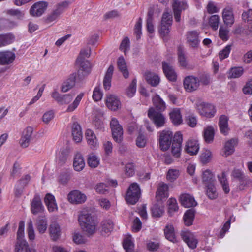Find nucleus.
<instances>
[{"label":"nucleus","mask_w":252,"mask_h":252,"mask_svg":"<svg viewBox=\"0 0 252 252\" xmlns=\"http://www.w3.org/2000/svg\"><path fill=\"white\" fill-rule=\"evenodd\" d=\"M164 231L165 236L167 240L173 243L176 241L174 228L172 225L167 224L164 228Z\"/></svg>","instance_id":"nucleus-37"},{"label":"nucleus","mask_w":252,"mask_h":252,"mask_svg":"<svg viewBox=\"0 0 252 252\" xmlns=\"http://www.w3.org/2000/svg\"><path fill=\"white\" fill-rule=\"evenodd\" d=\"M49 234L51 239L53 241H56L61 237V229L60 225L56 222H53L49 226Z\"/></svg>","instance_id":"nucleus-18"},{"label":"nucleus","mask_w":252,"mask_h":252,"mask_svg":"<svg viewBox=\"0 0 252 252\" xmlns=\"http://www.w3.org/2000/svg\"><path fill=\"white\" fill-rule=\"evenodd\" d=\"M218 177L223 191L226 194L228 193L230 191V188L225 174L224 173H222L221 175Z\"/></svg>","instance_id":"nucleus-49"},{"label":"nucleus","mask_w":252,"mask_h":252,"mask_svg":"<svg viewBox=\"0 0 252 252\" xmlns=\"http://www.w3.org/2000/svg\"><path fill=\"white\" fill-rule=\"evenodd\" d=\"M36 227L40 234L44 233L47 229V220L46 219H39L36 220Z\"/></svg>","instance_id":"nucleus-44"},{"label":"nucleus","mask_w":252,"mask_h":252,"mask_svg":"<svg viewBox=\"0 0 252 252\" xmlns=\"http://www.w3.org/2000/svg\"><path fill=\"white\" fill-rule=\"evenodd\" d=\"M142 19L141 18H139L134 26V32L138 39L141 37L142 34Z\"/></svg>","instance_id":"nucleus-62"},{"label":"nucleus","mask_w":252,"mask_h":252,"mask_svg":"<svg viewBox=\"0 0 252 252\" xmlns=\"http://www.w3.org/2000/svg\"><path fill=\"white\" fill-rule=\"evenodd\" d=\"M170 119L173 125L178 126L183 122V119L180 109L174 108L169 113Z\"/></svg>","instance_id":"nucleus-27"},{"label":"nucleus","mask_w":252,"mask_h":252,"mask_svg":"<svg viewBox=\"0 0 252 252\" xmlns=\"http://www.w3.org/2000/svg\"><path fill=\"white\" fill-rule=\"evenodd\" d=\"M222 19L224 23L228 27H231L234 22V18L232 8L228 6L222 11Z\"/></svg>","instance_id":"nucleus-17"},{"label":"nucleus","mask_w":252,"mask_h":252,"mask_svg":"<svg viewBox=\"0 0 252 252\" xmlns=\"http://www.w3.org/2000/svg\"><path fill=\"white\" fill-rule=\"evenodd\" d=\"M67 160V155L63 151H59L56 155V163L58 166L64 165Z\"/></svg>","instance_id":"nucleus-47"},{"label":"nucleus","mask_w":252,"mask_h":252,"mask_svg":"<svg viewBox=\"0 0 252 252\" xmlns=\"http://www.w3.org/2000/svg\"><path fill=\"white\" fill-rule=\"evenodd\" d=\"M228 118L226 116L222 115L220 117L219 119V127L220 132L226 135L229 131L228 126Z\"/></svg>","instance_id":"nucleus-38"},{"label":"nucleus","mask_w":252,"mask_h":252,"mask_svg":"<svg viewBox=\"0 0 252 252\" xmlns=\"http://www.w3.org/2000/svg\"><path fill=\"white\" fill-rule=\"evenodd\" d=\"M72 135L73 140L76 142L81 141L83 137L82 132L80 126L77 123H74L72 127Z\"/></svg>","instance_id":"nucleus-33"},{"label":"nucleus","mask_w":252,"mask_h":252,"mask_svg":"<svg viewBox=\"0 0 252 252\" xmlns=\"http://www.w3.org/2000/svg\"><path fill=\"white\" fill-rule=\"evenodd\" d=\"M172 7L174 18L176 22H180L181 12L188 8L187 2L185 1L174 0Z\"/></svg>","instance_id":"nucleus-12"},{"label":"nucleus","mask_w":252,"mask_h":252,"mask_svg":"<svg viewBox=\"0 0 252 252\" xmlns=\"http://www.w3.org/2000/svg\"><path fill=\"white\" fill-rule=\"evenodd\" d=\"M25 223L24 221H20L19 223L18 229L17 233V241H25L22 239L24 237Z\"/></svg>","instance_id":"nucleus-63"},{"label":"nucleus","mask_w":252,"mask_h":252,"mask_svg":"<svg viewBox=\"0 0 252 252\" xmlns=\"http://www.w3.org/2000/svg\"><path fill=\"white\" fill-rule=\"evenodd\" d=\"M69 4V2L67 1H61L55 5L53 10L61 15L68 8Z\"/></svg>","instance_id":"nucleus-43"},{"label":"nucleus","mask_w":252,"mask_h":252,"mask_svg":"<svg viewBox=\"0 0 252 252\" xmlns=\"http://www.w3.org/2000/svg\"><path fill=\"white\" fill-rule=\"evenodd\" d=\"M31 211L34 214L41 212L43 209L41 199L38 195H35L31 203Z\"/></svg>","instance_id":"nucleus-28"},{"label":"nucleus","mask_w":252,"mask_h":252,"mask_svg":"<svg viewBox=\"0 0 252 252\" xmlns=\"http://www.w3.org/2000/svg\"><path fill=\"white\" fill-rule=\"evenodd\" d=\"M140 195V188L136 183L131 184L127 191L126 200L131 204L136 203Z\"/></svg>","instance_id":"nucleus-2"},{"label":"nucleus","mask_w":252,"mask_h":252,"mask_svg":"<svg viewBox=\"0 0 252 252\" xmlns=\"http://www.w3.org/2000/svg\"><path fill=\"white\" fill-rule=\"evenodd\" d=\"M148 116L157 128L163 126L166 122L165 116L162 114L155 111L153 108L149 109Z\"/></svg>","instance_id":"nucleus-5"},{"label":"nucleus","mask_w":252,"mask_h":252,"mask_svg":"<svg viewBox=\"0 0 252 252\" xmlns=\"http://www.w3.org/2000/svg\"><path fill=\"white\" fill-rule=\"evenodd\" d=\"M153 101L155 106L158 110L163 111L166 107L165 103L158 95H156L153 97Z\"/></svg>","instance_id":"nucleus-50"},{"label":"nucleus","mask_w":252,"mask_h":252,"mask_svg":"<svg viewBox=\"0 0 252 252\" xmlns=\"http://www.w3.org/2000/svg\"><path fill=\"white\" fill-rule=\"evenodd\" d=\"M232 178L237 179L239 182V188L243 190L245 187L252 183L249 177L245 175L244 172L238 169H234L231 174Z\"/></svg>","instance_id":"nucleus-6"},{"label":"nucleus","mask_w":252,"mask_h":252,"mask_svg":"<svg viewBox=\"0 0 252 252\" xmlns=\"http://www.w3.org/2000/svg\"><path fill=\"white\" fill-rule=\"evenodd\" d=\"M197 109L201 115L207 118L213 117L216 112L214 106L210 104L201 103Z\"/></svg>","instance_id":"nucleus-14"},{"label":"nucleus","mask_w":252,"mask_h":252,"mask_svg":"<svg viewBox=\"0 0 252 252\" xmlns=\"http://www.w3.org/2000/svg\"><path fill=\"white\" fill-rule=\"evenodd\" d=\"M15 55L11 51L0 52V64L6 65L12 63L15 60Z\"/></svg>","instance_id":"nucleus-20"},{"label":"nucleus","mask_w":252,"mask_h":252,"mask_svg":"<svg viewBox=\"0 0 252 252\" xmlns=\"http://www.w3.org/2000/svg\"><path fill=\"white\" fill-rule=\"evenodd\" d=\"M87 163L90 167L94 168L99 164L100 159L97 156L92 153L88 156Z\"/></svg>","instance_id":"nucleus-46"},{"label":"nucleus","mask_w":252,"mask_h":252,"mask_svg":"<svg viewBox=\"0 0 252 252\" xmlns=\"http://www.w3.org/2000/svg\"><path fill=\"white\" fill-rule=\"evenodd\" d=\"M76 78V74L73 73L69 78L63 84L61 88L62 92L65 93L72 88L75 84Z\"/></svg>","instance_id":"nucleus-31"},{"label":"nucleus","mask_w":252,"mask_h":252,"mask_svg":"<svg viewBox=\"0 0 252 252\" xmlns=\"http://www.w3.org/2000/svg\"><path fill=\"white\" fill-rule=\"evenodd\" d=\"M15 252H31V251L26 241H19L15 245Z\"/></svg>","instance_id":"nucleus-41"},{"label":"nucleus","mask_w":252,"mask_h":252,"mask_svg":"<svg viewBox=\"0 0 252 252\" xmlns=\"http://www.w3.org/2000/svg\"><path fill=\"white\" fill-rule=\"evenodd\" d=\"M202 180L205 186L215 184V178L213 173L209 170L203 171L202 175Z\"/></svg>","instance_id":"nucleus-34"},{"label":"nucleus","mask_w":252,"mask_h":252,"mask_svg":"<svg viewBox=\"0 0 252 252\" xmlns=\"http://www.w3.org/2000/svg\"><path fill=\"white\" fill-rule=\"evenodd\" d=\"M215 128L212 126H207L204 129L203 136L206 142L211 143L214 140Z\"/></svg>","instance_id":"nucleus-35"},{"label":"nucleus","mask_w":252,"mask_h":252,"mask_svg":"<svg viewBox=\"0 0 252 252\" xmlns=\"http://www.w3.org/2000/svg\"><path fill=\"white\" fill-rule=\"evenodd\" d=\"M199 86V80L193 76L186 77L184 80V87L189 92L196 90Z\"/></svg>","instance_id":"nucleus-11"},{"label":"nucleus","mask_w":252,"mask_h":252,"mask_svg":"<svg viewBox=\"0 0 252 252\" xmlns=\"http://www.w3.org/2000/svg\"><path fill=\"white\" fill-rule=\"evenodd\" d=\"M159 136V143L160 148L162 151L167 150L173 139V133L169 130H164L160 132Z\"/></svg>","instance_id":"nucleus-3"},{"label":"nucleus","mask_w":252,"mask_h":252,"mask_svg":"<svg viewBox=\"0 0 252 252\" xmlns=\"http://www.w3.org/2000/svg\"><path fill=\"white\" fill-rule=\"evenodd\" d=\"M199 146L198 141L195 139H189L185 146V151L190 155H196L199 151Z\"/></svg>","instance_id":"nucleus-16"},{"label":"nucleus","mask_w":252,"mask_h":252,"mask_svg":"<svg viewBox=\"0 0 252 252\" xmlns=\"http://www.w3.org/2000/svg\"><path fill=\"white\" fill-rule=\"evenodd\" d=\"M229 31L228 28L221 26L219 29V36L222 40L227 41L229 39Z\"/></svg>","instance_id":"nucleus-59"},{"label":"nucleus","mask_w":252,"mask_h":252,"mask_svg":"<svg viewBox=\"0 0 252 252\" xmlns=\"http://www.w3.org/2000/svg\"><path fill=\"white\" fill-rule=\"evenodd\" d=\"M236 139H232L225 143L224 152V155L227 157L231 155L234 151V146L237 144Z\"/></svg>","instance_id":"nucleus-40"},{"label":"nucleus","mask_w":252,"mask_h":252,"mask_svg":"<svg viewBox=\"0 0 252 252\" xmlns=\"http://www.w3.org/2000/svg\"><path fill=\"white\" fill-rule=\"evenodd\" d=\"M76 63L80 66L78 71V74L79 76H85L90 72L91 64L88 60H81L80 62H77V59Z\"/></svg>","instance_id":"nucleus-21"},{"label":"nucleus","mask_w":252,"mask_h":252,"mask_svg":"<svg viewBox=\"0 0 252 252\" xmlns=\"http://www.w3.org/2000/svg\"><path fill=\"white\" fill-rule=\"evenodd\" d=\"M180 175L179 170L177 169L171 168L168 170L167 174V180L170 182H173L176 180Z\"/></svg>","instance_id":"nucleus-52"},{"label":"nucleus","mask_w":252,"mask_h":252,"mask_svg":"<svg viewBox=\"0 0 252 252\" xmlns=\"http://www.w3.org/2000/svg\"><path fill=\"white\" fill-rule=\"evenodd\" d=\"M180 201L182 206L185 208L192 207L197 205L193 196L189 194H182L180 197Z\"/></svg>","instance_id":"nucleus-19"},{"label":"nucleus","mask_w":252,"mask_h":252,"mask_svg":"<svg viewBox=\"0 0 252 252\" xmlns=\"http://www.w3.org/2000/svg\"><path fill=\"white\" fill-rule=\"evenodd\" d=\"M212 158V153L211 151L208 149L203 150L200 156V161L203 164L209 162Z\"/></svg>","instance_id":"nucleus-53"},{"label":"nucleus","mask_w":252,"mask_h":252,"mask_svg":"<svg viewBox=\"0 0 252 252\" xmlns=\"http://www.w3.org/2000/svg\"><path fill=\"white\" fill-rule=\"evenodd\" d=\"M125 175L128 177L133 176L135 174V168L133 163H128L125 167Z\"/></svg>","instance_id":"nucleus-64"},{"label":"nucleus","mask_w":252,"mask_h":252,"mask_svg":"<svg viewBox=\"0 0 252 252\" xmlns=\"http://www.w3.org/2000/svg\"><path fill=\"white\" fill-rule=\"evenodd\" d=\"M84 95V93H81L77 95V96L75 98L73 102L70 104L67 109L66 112H71L74 111L78 106L81 100H82L83 97Z\"/></svg>","instance_id":"nucleus-42"},{"label":"nucleus","mask_w":252,"mask_h":252,"mask_svg":"<svg viewBox=\"0 0 252 252\" xmlns=\"http://www.w3.org/2000/svg\"><path fill=\"white\" fill-rule=\"evenodd\" d=\"M244 70L242 67H235L232 68L229 71L231 78H236L240 77L243 73Z\"/></svg>","instance_id":"nucleus-60"},{"label":"nucleus","mask_w":252,"mask_h":252,"mask_svg":"<svg viewBox=\"0 0 252 252\" xmlns=\"http://www.w3.org/2000/svg\"><path fill=\"white\" fill-rule=\"evenodd\" d=\"M206 195L210 199H215L218 197V192L215 186V184L206 186Z\"/></svg>","instance_id":"nucleus-45"},{"label":"nucleus","mask_w":252,"mask_h":252,"mask_svg":"<svg viewBox=\"0 0 252 252\" xmlns=\"http://www.w3.org/2000/svg\"><path fill=\"white\" fill-rule=\"evenodd\" d=\"M136 79L135 78L133 79L129 86L126 89V94L129 97H132L135 94L136 91Z\"/></svg>","instance_id":"nucleus-51"},{"label":"nucleus","mask_w":252,"mask_h":252,"mask_svg":"<svg viewBox=\"0 0 252 252\" xmlns=\"http://www.w3.org/2000/svg\"><path fill=\"white\" fill-rule=\"evenodd\" d=\"M144 77L148 83L154 87L158 85L160 82V78L158 75L149 71L145 72Z\"/></svg>","instance_id":"nucleus-32"},{"label":"nucleus","mask_w":252,"mask_h":252,"mask_svg":"<svg viewBox=\"0 0 252 252\" xmlns=\"http://www.w3.org/2000/svg\"><path fill=\"white\" fill-rule=\"evenodd\" d=\"M106 105L111 110L116 111L121 107V104L116 96L110 95L107 98Z\"/></svg>","instance_id":"nucleus-24"},{"label":"nucleus","mask_w":252,"mask_h":252,"mask_svg":"<svg viewBox=\"0 0 252 252\" xmlns=\"http://www.w3.org/2000/svg\"><path fill=\"white\" fill-rule=\"evenodd\" d=\"M156 197L158 199L162 200L168 197V186L166 184L161 183L158 188Z\"/></svg>","instance_id":"nucleus-30"},{"label":"nucleus","mask_w":252,"mask_h":252,"mask_svg":"<svg viewBox=\"0 0 252 252\" xmlns=\"http://www.w3.org/2000/svg\"><path fill=\"white\" fill-rule=\"evenodd\" d=\"M153 216L155 217H161L164 212V207L159 206L158 205H154L152 208Z\"/></svg>","instance_id":"nucleus-61"},{"label":"nucleus","mask_w":252,"mask_h":252,"mask_svg":"<svg viewBox=\"0 0 252 252\" xmlns=\"http://www.w3.org/2000/svg\"><path fill=\"white\" fill-rule=\"evenodd\" d=\"M68 201L72 204H82L85 202L86 196L77 190L71 191L67 196Z\"/></svg>","instance_id":"nucleus-13"},{"label":"nucleus","mask_w":252,"mask_h":252,"mask_svg":"<svg viewBox=\"0 0 252 252\" xmlns=\"http://www.w3.org/2000/svg\"><path fill=\"white\" fill-rule=\"evenodd\" d=\"M198 33L197 31H189L187 33V40L189 44L195 48L198 45L200 40L198 39Z\"/></svg>","instance_id":"nucleus-26"},{"label":"nucleus","mask_w":252,"mask_h":252,"mask_svg":"<svg viewBox=\"0 0 252 252\" xmlns=\"http://www.w3.org/2000/svg\"><path fill=\"white\" fill-rule=\"evenodd\" d=\"M31 180V176L29 174L24 175L16 183L15 188V194L17 197L20 196L23 191L25 186Z\"/></svg>","instance_id":"nucleus-15"},{"label":"nucleus","mask_w":252,"mask_h":252,"mask_svg":"<svg viewBox=\"0 0 252 252\" xmlns=\"http://www.w3.org/2000/svg\"><path fill=\"white\" fill-rule=\"evenodd\" d=\"M162 68L166 77L170 81H175L176 79V74L172 66L170 63L162 62Z\"/></svg>","instance_id":"nucleus-23"},{"label":"nucleus","mask_w":252,"mask_h":252,"mask_svg":"<svg viewBox=\"0 0 252 252\" xmlns=\"http://www.w3.org/2000/svg\"><path fill=\"white\" fill-rule=\"evenodd\" d=\"M172 23V15L169 12H165L162 15L159 33L163 36L167 35L170 32V27Z\"/></svg>","instance_id":"nucleus-9"},{"label":"nucleus","mask_w":252,"mask_h":252,"mask_svg":"<svg viewBox=\"0 0 252 252\" xmlns=\"http://www.w3.org/2000/svg\"><path fill=\"white\" fill-rule=\"evenodd\" d=\"M195 215V211L193 209H189L184 214L183 219L184 223L187 226L192 224Z\"/></svg>","instance_id":"nucleus-39"},{"label":"nucleus","mask_w":252,"mask_h":252,"mask_svg":"<svg viewBox=\"0 0 252 252\" xmlns=\"http://www.w3.org/2000/svg\"><path fill=\"white\" fill-rule=\"evenodd\" d=\"M168 213L170 216L175 212L178 210V206L177 201L174 198H170L168 201Z\"/></svg>","instance_id":"nucleus-58"},{"label":"nucleus","mask_w":252,"mask_h":252,"mask_svg":"<svg viewBox=\"0 0 252 252\" xmlns=\"http://www.w3.org/2000/svg\"><path fill=\"white\" fill-rule=\"evenodd\" d=\"M74 169L76 171H82L85 165L84 159L80 153H77L74 158L73 163Z\"/></svg>","instance_id":"nucleus-29"},{"label":"nucleus","mask_w":252,"mask_h":252,"mask_svg":"<svg viewBox=\"0 0 252 252\" xmlns=\"http://www.w3.org/2000/svg\"><path fill=\"white\" fill-rule=\"evenodd\" d=\"M117 65L119 70L122 73L124 77L127 78L129 77V72L123 57H120L119 58L117 61Z\"/></svg>","instance_id":"nucleus-36"},{"label":"nucleus","mask_w":252,"mask_h":252,"mask_svg":"<svg viewBox=\"0 0 252 252\" xmlns=\"http://www.w3.org/2000/svg\"><path fill=\"white\" fill-rule=\"evenodd\" d=\"M44 201L49 212L57 211L58 206L54 195L50 193H47L45 197Z\"/></svg>","instance_id":"nucleus-25"},{"label":"nucleus","mask_w":252,"mask_h":252,"mask_svg":"<svg viewBox=\"0 0 252 252\" xmlns=\"http://www.w3.org/2000/svg\"><path fill=\"white\" fill-rule=\"evenodd\" d=\"M78 221L82 230L87 235H91L96 232L98 221L91 214L82 211L78 216Z\"/></svg>","instance_id":"nucleus-1"},{"label":"nucleus","mask_w":252,"mask_h":252,"mask_svg":"<svg viewBox=\"0 0 252 252\" xmlns=\"http://www.w3.org/2000/svg\"><path fill=\"white\" fill-rule=\"evenodd\" d=\"M71 178V173L69 171H64L61 173L58 177L59 181L62 185L66 184Z\"/></svg>","instance_id":"nucleus-55"},{"label":"nucleus","mask_w":252,"mask_h":252,"mask_svg":"<svg viewBox=\"0 0 252 252\" xmlns=\"http://www.w3.org/2000/svg\"><path fill=\"white\" fill-rule=\"evenodd\" d=\"M110 125L113 139L118 143L121 142L123 135L122 126L115 118L111 119Z\"/></svg>","instance_id":"nucleus-4"},{"label":"nucleus","mask_w":252,"mask_h":252,"mask_svg":"<svg viewBox=\"0 0 252 252\" xmlns=\"http://www.w3.org/2000/svg\"><path fill=\"white\" fill-rule=\"evenodd\" d=\"M220 22V17L218 15L211 16L208 19V24L211 28L216 31L218 29Z\"/></svg>","instance_id":"nucleus-54"},{"label":"nucleus","mask_w":252,"mask_h":252,"mask_svg":"<svg viewBox=\"0 0 252 252\" xmlns=\"http://www.w3.org/2000/svg\"><path fill=\"white\" fill-rule=\"evenodd\" d=\"M182 141L183 138L181 133L180 132H176L174 135L171 149L172 155L175 158L180 157Z\"/></svg>","instance_id":"nucleus-7"},{"label":"nucleus","mask_w":252,"mask_h":252,"mask_svg":"<svg viewBox=\"0 0 252 252\" xmlns=\"http://www.w3.org/2000/svg\"><path fill=\"white\" fill-rule=\"evenodd\" d=\"M180 235L183 240L189 248L194 249L196 248L198 241L193 233L187 230H184L181 232Z\"/></svg>","instance_id":"nucleus-8"},{"label":"nucleus","mask_w":252,"mask_h":252,"mask_svg":"<svg viewBox=\"0 0 252 252\" xmlns=\"http://www.w3.org/2000/svg\"><path fill=\"white\" fill-rule=\"evenodd\" d=\"M48 6V3L45 1H40L35 3L31 8L30 13L34 17H39L45 11Z\"/></svg>","instance_id":"nucleus-10"},{"label":"nucleus","mask_w":252,"mask_h":252,"mask_svg":"<svg viewBox=\"0 0 252 252\" xmlns=\"http://www.w3.org/2000/svg\"><path fill=\"white\" fill-rule=\"evenodd\" d=\"M85 135L87 143L91 149H96L98 147V140L91 129H88L86 131Z\"/></svg>","instance_id":"nucleus-22"},{"label":"nucleus","mask_w":252,"mask_h":252,"mask_svg":"<svg viewBox=\"0 0 252 252\" xmlns=\"http://www.w3.org/2000/svg\"><path fill=\"white\" fill-rule=\"evenodd\" d=\"M27 231L29 240L32 241L34 240L35 238V234L33 228V223L31 219H30L27 222Z\"/></svg>","instance_id":"nucleus-57"},{"label":"nucleus","mask_w":252,"mask_h":252,"mask_svg":"<svg viewBox=\"0 0 252 252\" xmlns=\"http://www.w3.org/2000/svg\"><path fill=\"white\" fill-rule=\"evenodd\" d=\"M101 226L102 231L105 233H109L112 231L114 227V223L112 220H106L102 222Z\"/></svg>","instance_id":"nucleus-56"},{"label":"nucleus","mask_w":252,"mask_h":252,"mask_svg":"<svg viewBox=\"0 0 252 252\" xmlns=\"http://www.w3.org/2000/svg\"><path fill=\"white\" fill-rule=\"evenodd\" d=\"M14 38L11 34H0V47L11 43Z\"/></svg>","instance_id":"nucleus-48"}]
</instances>
